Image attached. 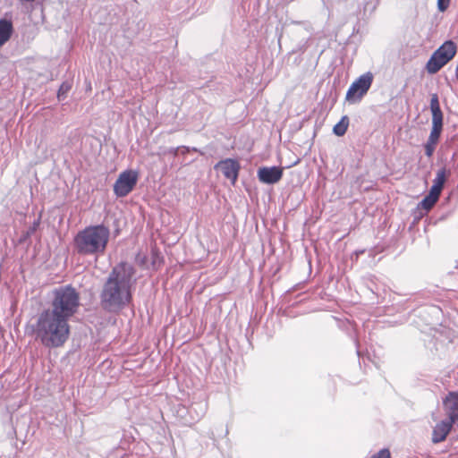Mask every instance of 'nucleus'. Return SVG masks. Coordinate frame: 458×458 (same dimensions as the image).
I'll list each match as a JSON object with an SVG mask.
<instances>
[{
  "label": "nucleus",
  "instance_id": "obj_1",
  "mask_svg": "<svg viewBox=\"0 0 458 458\" xmlns=\"http://www.w3.org/2000/svg\"><path fill=\"white\" fill-rule=\"evenodd\" d=\"M134 267L122 261L108 274L100 292V305L109 312H117L132 301V289L136 283Z\"/></svg>",
  "mask_w": 458,
  "mask_h": 458
},
{
  "label": "nucleus",
  "instance_id": "obj_23",
  "mask_svg": "<svg viewBox=\"0 0 458 458\" xmlns=\"http://www.w3.org/2000/svg\"><path fill=\"white\" fill-rule=\"evenodd\" d=\"M445 401H458V393L451 392Z\"/></svg>",
  "mask_w": 458,
  "mask_h": 458
},
{
  "label": "nucleus",
  "instance_id": "obj_8",
  "mask_svg": "<svg viewBox=\"0 0 458 458\" xmlns=\"http://www.w3.org/2000/svg\"><path fill=\"white\" fill-rule=\"evenodd\" d=\"M240 168L239 162L233 158L223 159L214 165V169L221 172L226 179L230 180L233 185L237 181Z\"/></svg>",
  "mask_w": 458,
  "mask_h": 458
},
{
  "label": "nucleus",
  "instance_id": "obj_24",
  "mask_svg": "<svg viewBox=\"0 0 458 458\" xmlns=\"http://www.w3.org/2000/svg\"><path fill=\"white\" fill-rule=\"evenodd\" d=\"M282 39H283V33H280L278 36V45L280 48H282Z\"/></svg>",
  "mask_w": 458,
  "mask_h": 458
},
{
  "label": "nucleus",
  "instance_id": "obj_3",
  "mask_svg": "<svg viewBox=\"0 0 458 458\" xmlns=\"http://www.w3.org/2000/svg\"><path fill=\"white\" fill-rule=\"evenodd\" d=\"M110 229L104 224L86 226L74 236L72 248L74 253L82 257L104 255L110 238Z\"/></svg>",
  "mask_w": 458,
  "mask_h": 458
},
{
  "label": "nucleus",
  "instance_id": "obj_2",
  "mask_svg": "<svg viewBox=\"0 0 458 458\" xmlns=\"http://www.w3.org/2000/svg\"><path fill=\"white\" fill-rule=\"evenodd\" d=\"M69 319L44 310L38 317L34 332L41 344L49 348L63 346L70 335Z\"/></svg>",
  "mask_w": 458,
  "mask_h": 458
},
{
  "label": "nucleus",
  "instance_id": "obj_25",
  "mask_svg": "<svg viewBox=\"0 0 458 458\" xmlns=\"http://www.w3.org/2000/svg\"><path fill=\"white\" fill-rule=\"evenodd\" d=\"M283 226H284V228H285V227H286V220H284V222H283Z\"/></svg>",
  "mask_w": 458,
  "mask_h": 458
},
{
  "label": "nucleus",
  "instance_id": "obj_21",
  "mask_svg": "<svg viewBox=\"0 0 458 458\" xmlns=\"http://www.w3.org/2000/svg\"><path fill=\"white\" fill-rule=\"evenodd\" d=\"M181 148L179 147H176V148H167L165 151V154H169V155H172L173 157H176L179 153V150H180Z\"/></svg>",
  "mask_w": 458,
  "mask_h": 458
},
{
  "label": "nucleus",
  "instance_id": "obj_18",
  "mask_svg": "<svg viewBox=\"0 0 458 458\" xmlns=\"http://www.w3.org/2000/svg\"><path fill=\"white\" fill-rule=\"evenodd\" d=\"M437 144V143H433L429 140L427 141L425 145V153L428 157H430L433 155Z\"/></svg>",
  "mask_w": 458,
  "mask_h": 458
},
{
  "label": "nucleus",
  "instance_id": "obj_16",
  "mask_svg": "<svg viewBox=\"0 0 458 458\" xmlns=\"http://www.w3.org/2000/svg\"><path fill=\"white\" fill-rule=\"evenodd\" d=\"M437 200L438 199H437L436 197L428 194L420 202L421 208L426 210H429L434 207Z\"/></svg>",
  "mask_w": 458,
  "mask_h": 458
},
{
  "label": "nucleus",
  "instance_id": "obj_11",
  "mask_svg": "<svg viewBox=\"0 0 458 458\" xmlns=\"http://www.w3.org/2000/svg\"><path fill=\"white\" fill-rule=\"evenodd\" d=\"M430 110L432 113V120L443 121V113L441 111L437 94H432L431 96Z\"/></svg>",
  "mask_w": 458,
  "mask_h": 458
},
{
  "label": "nucleus",
  "instance_id": "obj_4",
  "mask_svg": "<svg viewBox=\"0 0 458 458\" xmlns=\"http://www.w3.org/2000/svg\"><path fill=\"white\" fill-rule=\"evenodd\" d=\"M80 305V293L73 286L66 284L52 291L50 307L47 310L70 319L78 312Z\"/></svg>",
  "mask_w": 458,
  "mask_h": 458
},
{
  "label": "nucleus",
  "instance_id": "obj_15",
  "mask_svg": "<svg viewBox=\"0 0 458 458\" xmlns=\"http://www.w3.org/2000/svg\"><path fill=\"white\" fill-rule=\"evenodd\" d=\"M72 87V81H64L61 86L59 87L58 92H57V98L59 100H64L66 98L68 92L71 90Z\"/></svg>",
  "mask_w": 458,
  "mask_h": 458
},
{
  "label": "nucleus",
  "instance_id": "obj_20",
  "mask_svg": "<svg viewBox=\"0 0 458 458\" xmlns=\"http://www.w3.org/2000/svg\"><path fill=\"white\" fill-rule=\"evenodd\" d=\"M450 4V0H437V7L439 11L445 12Z\"/></svg>",
  "mask_w": 458,
  "mask_h": 458
},
{
  "label": "nucleus",
  "instance_id": "obj_6",
  "mask_svg": "<svg viewBox=\"0 0 458 458\" xmlns=\"http://www.w3.org/2000/svg\"><path fill=\"white\" fill-rule=\"evenodd\" d=\"M138 172L125 170L122 172L114 184V193L118 198L126 197L135 188L138 182Z\"/></svg>",
  "mask_w": 458,
  "mask_h": 458
},
{
  "label": "nucleus",
  "instance_id": "obj_14",
  "mask_svg": "<svg viewBox=\"0 0 458 458\" xmlns=\"http://www.w3.org/2000/svg\"><path fill=\"white\" fill-rule=\"evenodd\" d=\"M450 173L443 167L437 172L436 177L433 180V184L444 188V185L449 176Z\"/></svg>",
  "mask_w": 458,
  "mask_h": 458
},
{
  "label": "nucleus",
  "instance_id": "obj_19",
  "mask_svg": "<svg viewBox=\"0 0 458 458\" xmlns=\"http://www.w3.org/2000/svg\"><path fill=\"white\" fill-rule=\"evenodd\" d=\"M442 190H443L442 187L432 184L428 194H430L431 196L436 197L437 199H439Z\"/></svg>",
  "mask_w": 458,
  "mask_h": 458
},
{
  "label": "nucleus",
  "instance_id": "obj_12",
  "mask_svg": "<svg viewBox=\"0 0 458 458\" xmlns=\"http://www.w3.org/2000/svg\"><path fill=\"white\" fill-rule=\"evenodd\" d=\"M443 129V121L432 120V129L428 137L429 141L437 143Z\"/></svg>",
  "mask_w": 458,
  "mask_h": 458
},
{
  "label": "nucleus",
  "instance_id": "obj_5",
  "mask_svg": "<svg viewBox=\"0 0 458 458\" xmlns=\"http://www.w3.org/2000/svg\"><path fill=\"white\" fill-rule=\"evenodd\" d=\"M457 52V46L452 40L445 41L431 55L426 64L427 72L435 74L450 62Z\"/></svg>",
  "mask_w": 458,
  "mask_h": 458
},
{
  "label": "nucleus",
  "instance_id": "obj_22",
  "mask_svg": "<svg viewBox=\"0 0 458 458\" xmlns=\"http://www.w3.org/2000/svg\"><path fill=\"white\" fill-rule=\"evenodd\" d=\"M180 148H180V150H179V151L181 152V154H182V155H186V154H187L188 152H190L191 150V151H194V152H198V151H199V150H198V148H191L186 147V146H181Z\"/></svg>",
  "mask_w": 458,
  "mask_h": 458
},
{
  "label": "nucleus",
  "instance_id": "obj_13",
  "mask_svg": "<svg viewBox=\"0 0 458 458\" xmlns=\"http://www.w3.org/2000/svg\"><path fill=\"white\" fill-rule=\"evenodd\" d=\"M349 127V117L344 115L341 120L334 126L333 131L337 136H344Z\"/></svg>",
  "mask_w": 458,
  "mask_h": 458
},
{
  "label": "nucleus",
  "instance_id": "obj_17",
  "mask_svg": "<svg viewBox=\"0 0 458 458\" xmlns=\"http://www.w3.org/2000/svg\"><path fill=\"white\" fill-rule=\"evenodd\" d=\"M371 458H392L389 449L384 448L375 454Z\"/></svg>",
  "mask_w": 458,
  "mask_h": 458
},
{
  "label": "nucleus",
  "instance_id": "obj_10",
  "mask_svg": "<svg viewBox=\"0 0 458 458\" xmlns=\"http://www.w3.org/2000/svg\"><path fill=\"white\" fill-rule=\"evenodd\" d=\"M13 30V27L11 21L6 19L0 20V47L10 39Z\"/></svg>",
  "mask_w": 458,
  "mask_h": 458
},
{
  "label": "nucleus",
  "instance_id": "obj_7",
  "mask_svg": "<svg viewBox=\"0 0 458 458\" xmlns=\"http://www.w3.org/2000/svg\"><path fill=\"white\" fill-rule=\"evenodd\" d=\"M372 82L373 74L371 72L362 74L352 83L346 92L345 99L352 103L360 101L366 95Z\"/></svg>",
  "mask_w": 458,
  "mask_h": 458
},
{
  "label": "nucleus",
  "instance_id": "obj_9",
  "mask_svg": "<svg viewBox=\"0 0 458 458\" xmlns=\"http://www.w3.org/2000/svg\"><path fill=\"white\" fill-rule=\"evenodd\" d=\"M283 175V170L277 166H264L259 169L258 177L260 182L272 184L278 182Z\"/></svg>",
  "mask_w": 458,
  "mask_h": 458
}]
</instances>
